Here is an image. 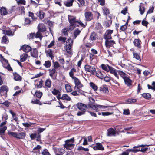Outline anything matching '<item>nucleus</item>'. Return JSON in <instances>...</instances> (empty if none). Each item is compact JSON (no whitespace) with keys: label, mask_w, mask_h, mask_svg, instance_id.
Returning a JSON list of instances; mask_svg holds the SVG:
<instances>
[{"label":"nucleus","mask_w":155,"mask_h":155,"mask_svg":"<svg viewBox=\"0 0 155 155\" xmlns=\"http://www.w3.org/2000/svg\"><path fill=\"white\" fill-rule=\"evenodd\" d=\"M78 108L81 111L77 113V115L80 116L85 114L86 109L88 107L91 108L96 111L99 110H109L110 107L106 106L101 105L97 104H88L87 106L85 104L81 103H78L77 104Z\"/></svg>","instance_id":"f257e3e1"},{"label":"nucleus","mask_w":155,"mask_h":155,"mask_svg":"<svg viewBox=\"0 0 155 155\" xmlns=\"http://www.w3.org/2000/svg\"><path fill=\"white\" fill-rule=\"evenodd\" d=\"M68 19L70 23L69 29L72 30L76 26L80 25L83 27H85V25L81 21L77 20L76 17L73 16H68Z\"/></svg>","instance_id":"f03ea898"},{"label":"nucleus","mask_w":155,"mask_h":155,"mask_svg":"<svg viewBox=\"0 0 155 155\" xmlns=\"http://www.w3.org/2000/svg\"><path fill=\"white\" fill-rule=\"evenodd\" d=\"M38 31L35 35V37L36 38H39L41 40L42 36L41 32H44L46 31V27L45 25L43 23H40L38 26Z\"/></svg>","instance_id":"7ed1b4c3"},{"label":"nucleus","mask_w":155,"mask_h":155,"mask_svg":"<svg viewBox=\"0 0 155 155\" xmlns=\"http://www.w3.org/2000/svg\"><path fill=\"white\" fill-rule=\"evenodd\" d=\"M8 134L18 139H23L26 136V134L24 132L17 133L13 132H8Z\"/></svg>","instance_id":"20e7f679"},{"label":"nucleus","mask_w":155,"mask_h":155,"mask_svg":"<svg viewBox=\"0 0 155 155\" xmlns=\"http://www.w3.org/2000/svg\"><path fill=\"white\" fill-rule=\"evenodd\" d=\"M0 58L1 59V61L3 64V66L8 71H12V69L10 67L9 64L8 63V61L4 58L1 54L0 55Z\"/></svg>","instance_id":"39448f33"},{"label":"nucleus","mask_w":155,"mask_h":155,"mask_svg":"<svg viewBox=\"0 0 155 155\" xmlns=\"http://www.w3.org/2000/svg\"><path fill=\"white\" fill-rule=\"evenodd\" d=\"M66 50L68 53L71 54L72 51V46L73 44V41L71 39H68L66 41Z\"/></svg>","instance_id":"423d86ee"},{"label":"nucleus","mask_w":155,"mask_h":155,"mask_svg":"<svg viewBox=\"0 0 155 155\" xmlns=\"http://www.w3.org/2000/svg\"><path fill=\"white\" fill-rule=\"evenodd\" d=\"M49 75L53 80H55L57 79L58 72L55 68L50 69L49 70Z\"/></svg>","instance_id":"0eeeda50"},{"label":"nucleus","mask_w":155,"mask_h":155,"mask_svg":"<svg viewBox=\"0 0 155 155\" xmlns=\"http://www.w3.org/2000/svg\"><path fill=\"white\" fill-rule=\"evenodd\" d=\"M7 123V121L2 122L0 124V135H2L5 134V130H7V127L5 125Z\"/></svg>","instance_id":"6e6552de"},{"label":"nucleus","mask_w":155,"mask_h":155,"mask_svg":"<svg viewBox=\"0 0 155 155\" xmlns=\"http://www.w3.org/2000/svg\"><path fill=\"white\" fill-rule=\"evenodd\" d=\"M85 70L87 72H90L92 74H94L96 71L95 68L94 66H91L89 65H86L84 66Z\"/></svg>","instance_id":"1a4fd4ad"},{"label":"nucleus","mask_w":155,"mask_h":155,"mask_svg":"<svg viewBox=\"0 0 155 155\" xmlns=\"http://www.w3.org/2000/svg\"><path fill=\"white\" fill-rule=\"evenodd\" d=\"M113 31L108 30L106 31L105 34L104 35V38L106 40L112 39L111 34L112 33Z\"/></svg>","instance_id":"9d476101"},{"label":"nucleus","mask_w":155,"mask_h":155,"mask_svg":"<svg viewBox=\"0 0 155 155\" xmlns=\"http://www.w3.org/2000/svg\"><path fill=\"white\" fill-rule=\"evenodd\" d=\"M94 150H104V148L103 147L102 145L99 143H97L96 144V145L94 146H91Z\"/></svg>","instance_id":"9b49d317"},{"label":"nucleus","mask_w":155,"mask_h":155,"mask_svg":"<svg viewBox=\"0 0 155 155\" xmlns=\"http://www.w3.org/2000/svg\"><path fill=\"white\" fill-rule=\"evenodd\" d=\"M86 20L87 21H90L93 18V15L91 12H85L84 14Z\"/></svg>","instance_id":"f8f14e48"},{"label":"nucleus","mask_w":155,"mask_h":155,"mask_svg":"<svg viewBox=\"0 0 155 155\" xmlns=\"http://www.w3.org/2000/svg\"><path fill=\"white\" fill-rule=\"evenodd\" d=\"M107 135L108 136H115L117 132L114 129L110 128L107 130Z\"/></svg>","instance_id":"ddd939ff"},{"label":"nucleus","mask_w":155,"mask_h":155,"mask_svg":"<svg viewBox=\"0 0 155 155\" xmlns=\"http://www.w3.org/2000/svg\"><path fill=\"white\" fill-rule=\"evenodd\" d=\"M115 43V42L114 40H106L105 42L106 46L107 48H109L110 47L112 46Z\"/></svg>","instance_id":"4468645a"},{"label":"nucleus","mask_w":155,"mask_h":155,"mask_svg":"<svg viewBox=\"0 0 155 155\" xmlns=\"http://www.w3.org/2000/svg\"><path fill=\"white\" fill-rule=\"evenodd\" d=\"M74 144L72 143H69L65 142V143L63 145L64 147L67 150H71L72 149L73 147Z\"/></svg>","instance_id":"2eb2a0df"},{"label":"nucleus","mask_w":155,"mask_h":155,"mask_svg":"<svg viewBox=\"0 0 155 155\" xmlns=\"http://www.w3.org/2000/svg\"><path fill=\"white\" fill-rule=\"evenodd\" d=\"M73 80H74L75 85L78 89L81 88L83 86L82 84L81 83L79 80L78 78H76Z\"/></svg>","instance_id":"dca6fc26"},{"label":"nucleus","mask_w":155,"mask_h":155,"mask_svg":"<svg viewBox=\"0 0 155 155\" xmlns=\"http://www.w3.org/2000/svg\"><path fill=\"white\" fill-rule=\"evenodd\" d=\"M21 49L27 53L29 52L31 50V48L30 46L26 45H23L21 47Z\"/></svg>","instance_id":"f3484780"},{"label":"nucleus","mask_w":155,"mask_h":155,"mask_svg":"<svg viewBox=\"0 0 155 155\" xmlns=\"http://www.w3.org/2000/svg\"><path fill=\"white\" fill-rule=\"evenodd\" d=\"M96 75L99 78L103 79L104 78L105 74V73L104 71H97L96 72Z\"/></svg>","instance_id":"a211bd4d"},{"label":"nucleus","mask_w":155,"mask_h":155,"mask_svg":"<svg viewBox=\"0 0 155 155\" xmlns=\"http://www.w3.org/2000/svg\"><path fill=\"white\" fill-rule=\"evenodd\" d=\"M133 43L135 46L140 48H141L140 44L141 42L140 40L139 39H135L133 41Z\"/></svg>","instance_id":"6ab92c4d"},{"label":"nucleus","mask_w":155,"mask_h":155,"mask_svg":"<svg viewBox=\"0 0 155 155\" xmlns=\"http://www.w3.org/2000/svg\"><path fill=\"white\" fill-rule=\"evenodd\" d=\"M109 72L111 74H113L118 79H119V76L117 73V70L115 69L112 67Z\"/></svg>","instance_id":"aec40b11"},{"label":"nucleus","mask_w":155,"mask_h":155,"mask_svg":"<svg viewBox=\"0 0 155 155\" xmlns=\"http://www.w3.org/2000/svg\"><path fill=\"white\" fill-rule=\"evenodd\" d=\"M101 66V67L102 68L103 70L107 72H109L110 70L112 68L110 66L108 65H105L103 64H102Z\"/></svg>","instance_id":"412c9836"},{"label":"nucleus","mask_w":155,"mask_h":155,"mask_svg":"<svg viewBox=\"0 0 155 155\" xmlns=\"http://www.w3.org/2000/svg\"><path fill=\"white\" fill-rule=\"evenodd\" d=\"M31 56L35 58H37L38 56V52L37 49L35 48L33 49L31 51Z\"/></svg>","instance_id":"4be33fe9"},{"label":"nucleus","mask_w":155,"mask_h":155,"mask_svg":"<svg viewBox=\"0 0 155 155\" xmlns=\"http://www.w3.org/2000/svg\"><path fill=\"white\" fill-rule=\"evenodd\" d=\"M14 76V79L16 81H21V76L16 72L13 73Z\"/></svg>","instance_id":"5701e85b"},{"label":"nucleus","mask_w":155,"mask_h":155,"mask_svg":"<svg viewBox=\"0 0 155 155\" xmlns=\"http://www.w3.org/2000/svg\"><path fill=\"white\" fill-rule=\"evenodd\" d=\"M124 80L125 84L127 86H130L132 85V81L128 77H126Z\"/></svg>","instance_id":"b1692460"},{"label":"nucleus","mask_w":155,"mask_h":155,"mask_svg":"<svg viewBox=\"0 0 155 155\" xmlns=\"http://www.w3.org/2000/svg\"><path fill=\"white\" fill-rule=\"evenodd\" d=\"M100 90L106 94H108L109 92L107 87L104 86H102L100 87Z\"/></svg>","instance_id":"393cba45"},{"label":"nucleus","mask_w":155,"mask_h":155,"mask_svg":"<svg viewBox=\"0 0 155 155\" xmlns=\"http://www.w3.org/2000/svg\"><path fill=\"white\" fill-rule=\"evenodd\" d=\"M51 85V80L49 79H47L45 83V86L48 88H50Z\"/></svg>","instance_id":"a878e982"},{"label":"nucleus","mask_w":155,"mask_h":155,"mask_svg":"<svg viewBox=\"0 0 155 155\" xmlns=\"http://www.w3.org/2000/svg\"><path fill=\"white\" fill-rule=\"evenodd\" d=\"M36 15L39 17L40 19H42L44 17V13L41 10L38 12L36 13Z\"/></svg>","instance_id":"bb28decb"},{"label":"nucleus","mask_w":155,"mask_h":155,"mask_svg":"<svg viewBox=\"0 0 155 155\" xmlns=\"http://www.w3.org/2000/svg\"><path fill=\"white\" fill-rule=\"evenodd\" d=\"M74 0H69L65 1L64 3L65 5L67 7H70L72 6Z\"/></svg>","instance_id":"cd10ccee"},{"label":"nucleus","mask_w":155,"mask_h":155,"mask_svg":"<svg viewBox=\"0 0 155 155\" xmlns=\"http://www.w3.org/2000/svg\"><path fill=\"white\" fill-rule=\"evenodd\" d=\"M76 72V70L75 68H73L71 69L70 72H69L70 76L71 77L72 79H74L76 77L74 76V73Z\"/></svg>","instance_id":"c85d7f7f"},{"label":"nucleus","mask_w":155,"mask_h":155,"mask_svg":"<svg viewBox=\"0 0 155 155\" xmlns=\"http://www.w3.org/2000/svg\"><path fill=\"white\" fill-rule=\"evenodd\" d=\"M8 88L7 86L4 85L1 86L0 88V92L3 93L4 92H7L8 91Z\"/></svg>","instance_id":"c756f323"},{"label":"nucleus","mask_w":155,"mask_h":155,"mask_svg":"<svg viewBox=\"0 0 155 155\" xmlns=\"http://www.w3.org/2000/svg\"><path fill=\"white\" fill-rule=\"evenodd\" d=\"M103 13L104 15L107 16L110 13L109 10L107 8L104 7L102 8Z\"/></svg>","instance_id":"7c9ffc66"},{"label":"nucleus","mask_w":155,"mask_h":155,"mask_svg":"<svg viewBox=\"0 0 155 155\" xmlns=\"http://www.w3.org/2000/svg\"><path fill=\"white\" fill-rule=\"evenodd\" d=\"M3 34L9 36L13 35L12 31L11 30H3Z\"/></svg>","instance_id":"2f4dec72"},{"label":"nucleus","mask_w":155,"mask_h":155,"mask_svg":"<svg viewBox=\"0 0 155 155\" xmlns=\"http://www.w3.org/2000/svg\"><path fill=\"white\" fill-rule=\"evenodd\" d=\"M61 99L65 100L67 101H71V98L70 97L66 94H63L61 97Z\"/></svg>","instance_id":"473e14b6"},{"label":"nucleus","mask_w":155,"mask_h":155,"mask_svg":"<svg viewBox=\"0 0 155 155\" xmlns=\"http://www.w3.org/2000/svg\"><path fill=\"white\" fill-rule=\"evenodd\" d=\"M28 57V54L26 53L23 54L22 55L20 56V61L21 62L25 61Z\"/></svg>","instance_id":"72a5a7b5"},{"label":"nucleus","mask_w":155,"mask_h":155,"mask_svg":"<svg viewBox=\"0 0 155 155\" xmlns=\"http://www.w3.org/2000/svg\"><path fill=\"white\" fill-rule=\"evenodd\" d=\"M117 71L118 74L123 79L127 77L126 76L127 75L126 74L122 71L120 70H118Z\"/></svg>","instance_id":"f704fd0d"},{"label":"nucleus","mask_w":155,"mask_h":155,"mask_svg":"<svg viewBox=\"0 0 155 155\" xmlns=\"http://www.w3.org/2000/svg\"><path fill=\"white\" fill-rule=\"evenodd\" d=\"M41 147L40 145H38L37 146L33 148L32 151L34 153H37L39 151Z\"/></svg>","instance_id":"c9c22d12"},{"label":"nucleus","mask_w":155,"mask_h":155,"mask_svg":"<svg viewBox=\"0 0 155 155\" xmlns=\"http://www.w3.org/2000/svg\"><path fill=\"white\" fill-rule=\"evenodd\" d=\"M0 12L2 15H6L7 13L6 9L3 7L1 8L0 9Z\"/></svg>","instance_id":"e433bc0d"},{"label":"nucleus","mask_w":155,"mask_h":155,"mask_svg":"<svg viewBox=\"0 0 155 155\" xmlns=\"http://www.w3.org/2000/svg\"><path fill=\"white\" fill-rule=\"evenodd\" d=\"M31 103L32 104H38L39 105H42L41 102L39 100L37 99H32L31 101Z\"/></svg>","instance_id":"4c0bfd02"},{"label":"nucleus","mask_w":155,"mask_h":155,"mask_svg":"<svg viewBox=\"0 0 155 155\" xmlns=\"http://www.w3.org/2000/svg\"><path fill=\"white\" fill-rule=\"evenodd\" d=\"M43 65L46 68H49L51 66V61L49 60L46 61H45Z\"/></svg>","instance_id":"58836bf2"},{"label":"nucleus","mask_w":155,"mask_h":155,"mask_svg":"<svg viewBox=\"0 0 155 155\" xmlns=\"http://www.w3.org/2000/svg\"><path fill=\"white\" fill-rule=\"evenodd\" d=\"M142 96L146 99L150 98L151 97V94L148 93H144L142 94Z\"/></svg>","instance_id":"ea45409f"},{"label":"nucleus","mask_w":155,"mask_h":155,"mask_svg":"<svg viewBox=\"0 0 155 155\" xmlns=\"http://www.w3.org/2000/svg\"><path fill=\"white\" fill-rule=\"evenodd\" d=\"M90 87L94 91H96L97 90L98 87L93 82H90Z\"/></svg>","instance_id":"a19ab883"},{"label":"nucleus","mask_w":155,"mask_h":155,"mask_svg":"<svg viewBox=\"0 0 155 155\" xmlns=\"http://www.w3.org/2000/svg\"><path fill=\"white\" fill-rule=\"evenodd\" d=\"M62 34H63L64 35H68V28H66L63 29L61 31Z\"/></svg>","instance_id":"79ce46f5"},{"label":"nucleus","mask_w":155,"mask_h":155,"mask_svg":"<svg viewBox=\"0 0 155 155\" xmlns=\"http://www.w3.org/2000/svg\"><path fill=\"white\" fill-rule=\"evenodd\" d=\"M134 58H135L136 59L141 61L140 57L139 54L137 53H133Z\"/></svg>","instance_id":"37998d69"},{"label":"nucleus","mask_w":155,"mask_h":155,"mask_svg":"<svg viewBox=\"0 0 155 155\" xmlns=\"http://www.w3.org/2000/svg\"><path fill=\"white\" fill-rule=\"evenodd\" d=\"M97 38V37L96 36V34L94 32H93L91 33L90 38V39L92 41L96 40Z\"/></svg>","instance_id":"c03bdc74"},{"label":"nucleus","mask_w":155,"mask_h":155,"mask_svg":"<svg viewBox=\"0 0 155 155\" xmlns=\"http://www.w3.org/2000/svg\"><path fill=\"white\" fill-rule=\"evenodd\" d=\"M145 10V8L143 5H140L139 6V11L141 14L142 15L143 14Z\"/></svg>","instance_id":"a18cd8bd"},{"label":"nucleus","mask_w":155,"mask_h":155,"mask_svg":"<svg viewBox=\"0 0 155 155\" xmlns=\"http://www.w3.org/2000/svg\"><path fill=\"white\" fill-rule=\"evenodd\" d=\"M80 32L81 31L79 30L78 29H77L75 30L74 33L75 39L76 37L79 35Z\"/></svg>","instance_id":"49530a36"},{"label":"nucleus","mask_w":155,"mask_h":155,"mask_svg":"<svg viewBox=\"0 0 155 155\" xmlns=\"http://www.w3.org/2000/svg\"><path fill=\"white\" fill-rule=\"evenodd\" d=\"M2 42L5 43H7L8 42V38L6 36H4L2 38Z\"/></svg>","instance_id":"de8ad7c7"},{"label":"nucleus","mask_w":155,"mask_h":155,"mask_svg":"<svg viewBox=\"0 0 155 155\" xmlns=\"http://www.w3.org/2000/svg\"><path fill=\"white\" fill-rule=\"evenodd\" d=\"M47 54L51 58L53 57V51L51 49H49L47 51Z\"/></svg>","instance_id":"09e8293b"},{"label":"nucleus","mask_w":155,"mask_h":155,"mask_svg":"<svg viewBox=\"0 0 155 155\" xmlns=\"http://www.w3.org/2000/svg\"><path fill=\"white\" fill-rule=\"evenodd\" d=\"M67 38L66 37H59L58 39V41H60L61 42L64 43L65 42Z\"/></svg>","instance_id":"8fccbe9b"},{"label":"nucleus","mask_w":155,"mask_h":155,"mask_svg":"<svg viewBox=\"0 0 155 155\" xmlns=\"http://www.w3.org/2000/svg\"><path fill=\"white\" fill-rule=\"evenodd\" d=\"M35 94L37 97L40 98L42 96V93L40 91H37L35 92Z\"/></svg>","instance_id":"3c124183"},{"label":"nucleus","mask_w":155,"mask_h":155,"mask_svg":"<svg viewBox=\"0 0 155 155\" xmlns=\"http://www.w3.org/2000/svg\"><path fill=\"white\" fill-rule=\"evenodd\" d=\"M8 115L6 113L4 114L2 116V120L3 122L7 121L8 119Z\"/></svg>","instance_id":"603ef678"},{"label":"nucleus","mask_w":155,"mask_h":155,"mask_svg":"<svg viewBox=\"0 0 155 155\" xmlns=\"http://www.w3.org/2000/svg\"><path fill=\"white\" fill-rule=\"evenodd\" d=\"M127 25L128 22L127 21L124 25H122L121 26L120 30L123 31L125 30L127 28Z\"/></svg>","instance_id":"864d4df0"},{"label":"nucleus","mask_w":155,"mask_h":155,"mask_svg":"<svg viewBox=\"0 0 155 155\" xmlns=\"http://www.w3.org/2000/svg\"><path fill=\"white\" fill-rule=\"evenodd\" d=\"M35 123H23L22 124L23 125L26 127H29L31 125L35 124Z\"/></svg>","instance_id":"5fc2aeb1"},{"label":"nucleus","mask_w":155,"mask_h":155,"mask_svg":"<svg viewBox=\"0 0 155 155\" xmlns=\"http://www.w3.org/2000/svg\"><path fill=\"white\" fill-rule=\"evenodd\" d=\"M65 88L67 92H70L72 90L71 86L68 84H66L65 85Z\"/></svg>","instance_id":"6e6d98bb"},{"label":"nucleus","mask_w":155,"mask_h":155,"mask_svg":"<svg viewBox=\"0 0 155 155\" xmlns=\"http://www.w3.org/2000/svg\"><path fill=\"white\" fill-rule=\"evenodd\" d=\"M74 137L70 139H68L66 140L65 141V142H67V143H72V144H73V143L74 142Z\"/></svg>","instance_id":"4d7b16f0"},{"label":"nucleus","mask_w":155,"mask_h":155,"mask_svg":"<svg viewBox=\"0 0 155 155\" xmlns=\"http://www.w3.org/2000/svg\"><path fill=\"white\" fill-rule=\"evenodd\" d=\"M53 66L54 68H55V69H56L60 67V65L58 62H53Z\"/></svg>","instance_id":"13d9d810"},{"label":"nucleus","mask_w":155,"mask_h":155,"mask_svg":"<svg viewBox=\"0 0 155 155\" xmlns=\"http://www.w3.org/2000/svg\"><path fill=\"white\" fill-rule=\"evenodd\" d=\"M55 151H57V152L61 154L64 153L65 152L64 150L61 148L56 149L55 150Z\"/></svg>","instance_id":"bf43d9fd"},{"label":"nucleus","mask_w":155,"mask_h":155,"mask_svg":"<svg viewBox=\"0 0 155 155\" xmlns=\"http://www.w3.org/2000/svg\"><path fill=\"white\" fill-rule=\"evenodd\" d=\"M78 150H83L85 151H88L89 150V149L87 148H84L83 147L81 146L79 147Z\"/></svg>","instance_id":"052dcab7"},{"label":"nucleus","mask_w":155,"mask_h":155,"mask_svg":"<svg viewBox=\"0 0 155 155\" xmlns=\"http://www.w3.org/2000/svg\"><path fill=\"white\" fill-rule=\"evenodd\" d=\"M51 92L54 95H57L60 93V91L58 90H57L54 88Z\"/></svg>","instance_id":"680f3d73"},{"label":"nucleus","mask_w":155,"mask_h":155,"mask_svg":"<svg viewBox=\"0 0 155 155\" xmlns=\"http://www.w3.org/2000/svg\"><path fill=\"white\" fill-rule=\"evenodd\" d=\"M42 154L43 155H50L47 149H45L42 152Z\"/></svg>","instance_id":"e2e57ef3"},{"label":"nucleus","mask_w":155,"mask_h":155,"mask_svg":"<svg viewBox=\"0 0 155 155\" xmlns=\"http://www.w3.org/2000/svg\"><path fill=\"white\" fill-rule=\"evenodd\" d=\"M31 21L28 18H25V25H27L30 24Z\"/></svg>","instance_id":"0e129e2a"},{"label":"nucleus","mask_w":155,"mask_h":155,"mask_svg":"<svg viewBox=\"0 0 155 155\" xmlns=\"http://www.w3.org/2000/svg\"><path fill=\"white\" fill-rule=\"evenodd\" d=\"M137 100L135 99H129L127 101L129 103H135Z\"/></svg>","instance_id":"69168bd1"},{"label":"nucleus","mask_w":155,"mask_h":155,"mask_svg":"<svg viewBox=\"0 0 155 155\" xmlns=\"http://www.w3.org/2000/svg\"><path fill=\"white\" fill-rule=\"evenodd\" d=\"M17 9L21 11V13H24V8L23 6H20L18 7Z\"/></svg>","instance_id":"338daca9"},{"label":"nucleus","mask_w":155,"mask_h":155,"mask_svg":"<svg viewBox=\"0 0 155 155\" xmlns=\"http://www.w3.org/2000/svg\"><path fill=\"white\" fill-rule=\"evenodd\" d=\"M43 81L42 80H41L39 82V83L37 85V87L38 88H41L42 86Z\"/></svg>","instance_id":"774afa93"}]
</instances>
